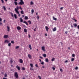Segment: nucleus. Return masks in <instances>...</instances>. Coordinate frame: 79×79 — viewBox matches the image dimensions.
I'll return each instance as SVG.
<instances>
[{"instance_id":"de8ad7c7","label":"nucleus","mask_w":79,"mask_h":79,"mask_svg":"<svg viewBox=\"0 0 79 79\" xmlns=\"http://www.w3.org/2000/svg\"><path fill=\"white\" fill-rule=\"evenodd\" d=\"M10 63H13V60L11 59L10 60Z\"/></svg>"},{"instance_id":"cd10ccee","label":"nucleus","mask_w":79,"mask_h":79,"mask_svg":"<svg viewBox=\"0 0 79 79\" xmlns=\"http://www.w3.org/2000/svg\"><path fill=\"white\" fill-rule=\"evenodd\" d=\"M21 14H24V11L23 10H22L21 11Z\"/></svg>"},{"instance_id":"c9c22d12","label":"nucleus","mask_w":79,"mask_h":79,"mask_svg":"<svg viewBox=\"0 0 79 79\" xmlns=\"http://www.w3.org/2000/svg\"><path fill=\"white\" fill-rule=\"evenodd\" d=\"M8 46H9V47H10L11 46V43H9L8 44Z\"/></svg>"},{"instance_id":"4be33fe9","label":"nucleus","mask_w":79,"mask_h":79,"mask_svg":"<svg viewBox=\"0 0 79 79\" xmlns=\"http://www.w3.org/2000/svg\"><path fill=\"white\" fill-rule=\"evenodd\" d=\"M45 61L46 62H48V58H46L45 59Z\"/></svg>"},{"instance_id":"ea45409f","label":"nucleus","mask_w":79,"mask_h":79,"mask_svg":"<svg viewBox=\"0 0 79 79\" xmlns=\"http://www.w3.org/2000/svg\"><path fill=\"white\" fill-rule=\"evenodd\" d=\"M73 57H74L75 56V54H72Z\"/></svg>"},{"instance_id":"9b49d317","label":"nucleus","mask_w":79,"mask_h":79,"mask_svg":"<svg viewBox=\"0 0 79 79\" xmlns=\"http://www.w3.org/2000/svg\"><path fill=\"white\" fill-rule=\"evenodd\" d=\"M16 68L18 69V70H19V71L20 70V67H19V66H18L17 65Z\"/></svg>"},{"instance_id":"338daca9","label":"nucleus","mask_w":79,"mask_h":79,"mask_svg":"<svg viewBox=\"0 0 79 79\" xmlns=\"http://www.w3.org/2000/svg\"><path fill=\"white\" fill-rule=\"evenodd\" d=\"M19 14V16H20L21 15H20V14Z\"/></svg>"},{"instance_id":"39448f33","label":"nucleus","mask_w":79,"mask_h":79,"mask_svg":"<svg viewBox=\"0 0 79 79\" xmlns=\"http://www.w3.org/2000/svg\"><path fill=\"white\" fill-rule=\"evenodd\" d=\"M8 37V35H5L4 36V39H6Z\"/></svg>"},{"instance_id":"aec40b11","label":"nucleus","mask_w":79,"mask_h":79,"mask_svg":"<svg viewBox=\"0 0 79 79\" xmlns=\"http://www.w3.org/2000/svg\"><path fill=\"white\" fill-rule=\"evenodd\" d=\"M7 31H10V27H8V26H7Z\"/></svg>"},{"instance_id":"1a4fd4ad","label":"nucleus","mask_w":79,"mask_h":79,"mask_svg":"<svg viewBox=\"0 0 79 79\" xmlns=\"http://www.w3.org/2000/svg\"><path fill=\"white\" fill-rule=\"evenodd\" d=\"M45 29H46L47 32L48 31V29H49V28L48 27H47V26L45 27Z\"/></svg>"},{"instance_id":"f3484780","label":"nucleus","mask_w":79,"mask_h":79,"mask_svg":"<svg viewBox=\"0 0 79 79\" xmlns=\"http://www.w3.org/2000/svg\"><path fill=\"white\" fill-rule=\"evenodd\" d=\"M14 16L15 19H17V15H16L14 14Z\"/></svg>"},{"instance_id":"20e7f679","label":"nucleus","mask_w":79,"mask_h":79,"mask_svg":"<svg viewBox=\"0 0 79 79\" xmlns=\"http://www.w3.org/2000/svg\"><path fill=\"white\" fill-rule=\"evenodd\" d=\"M42 49L43 51H44V52H45V51H46V50L45 49V47L44 46L42 47Z\"/></svg>"},{"instance_id":"4d7b16f0","label":"nucleus","mask_w":79,"mask_h":79,"mask_svg":"<svg viewBox=\"0 0 79 79\" xmlns=\"http://www.w3.org/2000/svg\"><path fill=\"white\" fill-rule=\"evenodd\" d=\"M40 58H41V59H42L43 57L42 56H40Z\"/></svg>"},{"instance_id":"2f4dec72","label":"nucleus","mask_w":79,"mask_h":79,"mask_svg":"<svg viewBox=\"0 0 79 79\" xmlns=\"http://www.w3.org/2000/svg\"><path fill=\"white\" fill-rule=\"evenodd\" d=\"M22 69L23 71L25 70V68L24 67H22Z\"/></svg>"},{"instance_id":"864d4df0","label":"nucleus","mask_w":79,"mask_h":79,"mask_svg":"<svg viewBox=\"0 0 79 79\" xmlns=\"http://www.w3.org/2000/svg\"><path fill=\"white\" fill-rule=\"evenodd\" d=\"M28 37L29 38H31V35L29 34L28 35Z\"/></svg>"},{"instance_id":"dca6fc26","label":"nucleus","mask_w":79,"mask_h":79,"mask_svg":"<svg viewBox=\"0 0 79 79\" xmlns=\"http://www.w3.org/2000/svg\"><path fill=\"white\" fill-rule=\"evenodd\" d=\"M23 23H25L27 25H28V23H27V22H26V21H23Z\"/></svg>"},{"instance_id":"a18cd8bd","label":"nucleus","mask_w":79,"mask_h":79,"mask_svg":"<svg viewBox=\"0 0 79 79\" xmlns=\"http://www.w3.org/2000/svg\"><path fill=\"white\" fill-rule=\"evenodd\" d=\"M19 8L20 9V10H23V8H21V6H19Z\"/></svg>"},{"instance_id":"f03ea898","label":"nucleus","mask_w":79,"mask_h":79,"mask_svg":"<svg viewBox=\"0 0 79 79\" xmlns=\"http://www.w3.org/2000/svg\"><path fill=\"white\" fill-rule=\"evenodd\" d=\"M20 2L18 3L19 5H23L24 4V2L23 1V0H20Z\"/></svg>"},{"instance_id":"e433bc0d","label":"nucleus","mask_w":79,"mask_h":79,"mask_svg":"<svg viewBox=\"0 0 79 79\" xmlns=\"http://www.w3.org/2000/svg\"><path fill=\"white\" fill-rule=\"evenodd\" d=\"M42 65L44 64V62H42L40 63Z\"/></svg>"},{"instance_id":"7c9ffc66","label":"nucleus","mask_w":79,"mask_h":79,"mask_svg":"<svg viewBox=\"0 0 79 79\" xmlns=\"http://www.w3.org/2000/svg\"><path fill=\"white\" fill-rule=\"evenodd\" d=\"M28 23H29V24H31V22L30 20L28 21Z\"/></svg>"},{"instance_id":"6e6d98bb","label":"nucleus","mask_w":79,"mask_h":79,"mask_svg":"<svg viewBox=\"0 0 79 79\" xmlns=\"http://www.w3.org/2000/svg\"><path fill=\"white\" fill-rule=\"evenodd\" d=\"M37 18L38 19H39V16H37Z\"/></svg>"},{"instance_id":"603ef678","label":"nucleus","mask_w":79,"mask_h":79,"mask_svg":"<svg viewBox=\"0 0 79 79\" xmlns=\"http://www.w3.org/2000/svg\"><path fill=\"white\" fill-rule=\"evenodd\" d=\"M65 33L66 34H68V31H65Z\"/></svg>"},{"instance_id":"c85d7f7f","label":"nucleus","mask_w":79,"mask_h":79,"mask_svg":"<svg viewBox=\"0 0 79 79\" xmlns=\"http://www.w3.org/2000/svg\"><path fill=\"white\" fill-rule=\"evenodd\" d=\"M24 32H27V29H24Z\"/></svg>"},{"instance_id":"7ed1b4c3","label":"nucleus","mask_w":79,"mask_h":79,"mask_svg":"<svg viewBox=\"0 0 79 79\" xmlns=\"http://www.w3.org/2000/svg\"><path fill=\"white\" fill-rule=\"evenodd\" d=\"M14 76L16 79H18V74L17 72L15 73Z\"/></svg>"},{"instance_id":"58836bf2","label":"nucleus","mask_w":79,"mask_h":79,"mask_svg":"<svg viewBox=\"0 0 79 79\" xmlns=\"http://www.w3.org/2000/svg\"><path fill=\"white\" fill-rule=\"evenodd\" d=\"M1 1H2V3H4V1H3V0H1Z\"/></svg>"},{"instance_id":"052dcab7","label":"nucleus","mask_w":79,"mask_h":79,"mask_svg":"<svg viewBox=\"0 0 79 79\" xmlns=\"http://www.w3.org/2000/svg\"><path fill=\"white\" fill-rule=\"evenodd\" d=\"M3 79H7V78H6L3 77Z\"/></svg>"},{"instance_id":"b1692460","label":"nucleus","mask_w":79,"mask_h":79,"mask_svg":"<svg viewBox=\"0 0 79 79\" xmlns=\"http://www.w3.org/2000/svg\"><path fill=\"white\" fill-rule=\"evenodd\" d=\"M14 3H15V5H18V2H14Z\"/></svg>"},{"instance_id":"f704fd0d","label":"nucleus","mask_w":79,"mask_h":79,"mask_svg":"<svg viewBox=\"0 0 79 79\" xmlns=\"http://www.w3.org/2000/svg\"><path fill=\"white\" fill-rule=\"evenodd\" d=\"M33 4H34V2H32V1H31V3H30V5H33Z\"/></svg>"},{"instance_id":"bf43d9fd","label":"nucleus","mask_w":79,"mask_h":79,"mask_svg":"<svg viewBox=\"0 0 79 79\" xmlns=\"http://www.w3.org/2000/svg\"><path fill=\"white\" fill-rule=\"evenodd\" d=\"M39 60L40 62H42V60H41L40 59H39Z\"/></svg>"},{"instance_id":"2eb2a0df","label":"nucleus","mask_w":79,"mask_h":79,"mask_svg":"<svg viewBox=\"0 0 79 79\" xmlns=\"http://www.w3.org/2000/svg\"><path fill=\"white\" fill-rule=\"evenodd\" d=\"M29 48H30V50H32V47H31V44L29 45Z\"/></svg>"},{"instance_id":"ddd939ff","label":"nucleus","mask_w":79,"mask_h":79,"mask_svg":"<svg viewBox=\"0 0 79 79\" xmlns=\"http://www.w3.org/2000/svg\"><path fill=\"white\" fill-rule=\"evenodd\" d=\"M52 18L53 20H55V21H56V20H57V19H56V18H55L54 16Z\"/></svg>"},{"instance_id":"4468645a","label":"nucleus","mask_w":79,"mask_h":79,"mask_svg":"<svg viewBox=\"0 0 79 79\" xmlns=\"http://www.w3.org/2000/svg\"><path fill=\"white\" fill-rule=\"evenodd\" d=\"M43 56L44 57V58H46V57H47V55L45 54H43Z\"/></svg>"},{"instance_id":"a19ab883","label":"nucleus","mask_w":79,"mask_h":79,"mask_svg":"<svg viewBox=\"0 0 79 79\" xmlns=\"http://www.w3.org/2000/svg\"><path fill=\"white\" fill-rule=\"evenodd\" d=\"M11 44H14V43H15L14 41H11Z\"/></svg>"},{"instance_id":"412c9836","label":"nucleus","mask_w":79,"mask_h":79,"mask_svg":"<svg viewBox=\"0 0 79 79\" xmlns=\"http://www.w3.org/2000/svg\"><path fill=\"white\" fill-rule=\"evenodd\" d=\"M10 14H11L12 17H14V15H13V14L12 12H10Z\"/></svg>"},{"instance_id":"13d9d810","label":"nucleus","mask_w":79,"mask_h":79,"mask_svg":"<svg viewBox=\"0 0 79 79\" xmlns=\"http://www.w3.org/2000/svg\"><path fill=\"white\" fill-rule=\"evenodd\" d=\"M68 61L67 60H65V63H67Z\"/></svg>"},{"instance_id":"680f3d73","label":"nucleus","mask_w":79,"mask_h":79,"mask_svg":"<svg viewBox=\"0 0 79 79\" xmlns=\"http://www.w3.org/2000/svg\"><path fill=\"white\" fill-rule=\"evenodd\" d=\"M72 19H73V21H74V20H75V19H73V18H72Z\"/></svg>"},{"instance_id":"6e6552de","label":"nucleus","mask_w":79,"mask_h":79,"mask_svg":"<svg viewBox=\"0 0 79 79\" xmlns=\"http://www.w3.org/2000/svg\"><path fill=\"white\" fill-rule=\"evenodd\" d=\"M19 62L20 63H23V60L22 59H20L19 60Z\"/></svg>"},{"instance_id":"0e129e2a","label":"nucleus","mask_w":79,"mask_h":79,"mask_svg":"<svg viewBox=\"0 0 79 79\" xmlns=\"http://www.w3.org/2000/svg\"><path fill=\"white\" fill-rule=\"evenodd\" d=\"M71 27L73 28V25H71Z\"/></svg>"},{"instance_id":"393cba45","label":"nucleus","mask_w":79,"mask_h":79,"mask_svg":"<svg viewBox=\"0 0 79 79\" xmlns=\"http://www.w3.org/2000/svg\"><path fill=\"white\" fill-rule=\"evenodd\" d=\"M55 60V58H53L52 59L51 61H53Z\"/></svg>"},{"instance_id":"5701e85b","label":"nucleus","mask_w":79,"mask_h":79,"mask_svg":"<svg viewBox=\"0 0 79 79\" xmlns=\"http://www.w3.org/2000/svg\"><path fill=\"white\" fill-rule=\"evenodd\" d=\"M3 8L4 9V11H6V7H5V6H3Z\"/></svg>"},{"instance_id":"72a5a7b5","label":"nucleus","mask_w":79,"mask_h":79,"mask_svg":"<svg viewBox=\"0 0 79 79\" xmlns=\"http://www.w3.org/2000/svg\"><path fill=\"white\" fill-rule=\"evenodd\" d=\"M34 12V9L31 10V12L32 13H33Z\"/></svg>"},{"instance_id":"423d86ee","label":"nucleus","mask_w":79,"mask_h":79,"mask_svg":"<svg viewBox=\"0 0 79 79\" xmlns=\"http://www.w3.org/2000/svg\"><path fill=\"white\" fill-rule=\"evenodd\" d=\"M9 43H10V41H8V40H5L4 42V43H7V44H8Z\"/></svg>"},{"instance_id":"a878e982","label":"nucleus","mask_w":79,"mask_h":79,"mask_svg":"<svg viewBox=\"0 0 79 79\" xmlns=\"http://www.w3.org/2000/svg\"><path fill=\"white\" fill-rule=\"evenodd\" d=\"M71 61H74V58H72L71 59Z\"/></svg>"},{"instance_id":"9d476101","label":"nucleus","mask_w":79,"mask_h":79,"mask_svg":"<svg viewBox=\"0 0 79 79\" xmlns=\"http://www.w3.org/2000/svg\"><path fill=\"white\" fill-rule=\"evenodd\" d=\"M20 21L21 23H23V19H22V18H20Z\"/></svg>"},{"instance_id":"69168bd1","label":"nucleus","mask_w":79,"mask_h":79,"mask_svg":"<svg viewBox=\"0 0 79 79\" xmlns=\"http://www.w3.org/2000/svg\"><path fill=\"white\" fill-rule=\"evenodd\" d=\"M75 21V22H77V20H76V19H75V20H74Z\"/></svg>"},{"instance_id":"bb28decb","label":"nucleus","mask_w":79,"mask_h":79,"mask_svg":"<svg viewBox=\"0 0 79 79\" xmlns=\"http://www.w3.org/2000/svg\"><path fill=\"white\" fill-rule=\"evenodd\" d=\"M30 65L31 68H33V64H30Z\"/></svg>"},{"instance_id":"4c0bfd02","label":"nucleus","mask_w":79,"mask_h":79,"mask_svg":"<svg viewBox=\"0 0 79 79\" xmlns=\"http://www.w3.org/2000/svg\"><path fill=\"white\" fill-rule=\"evenodd\" d=\"M75 69L77 70V69H78V67H76L75 68Z\"/></svg>"},{"instance_id":"a211bd4d","label":"nucleus","mask_w":79,"mask_h":79,"mask_svg":"<svg viewBox=\"0 0 79 79\" xmlns=\"http://www.w3.org/2000/svg\"><path fill=\"white\" fill-rule=\"evenodd\" d=\"M28 56L29 58H32V56L31 55L29 54H28Z\"/></svg>"},{"instance_id":"e2e57ef3","label":"nucleus","mask_w":79,"mask_h":79,"mask_svg":"<svg viewBox=\"0 0 79 79\" xmlns=\"http://www.w3.org/2000/svg\"><path fill=\"white\" fill-rule=\"evenodd\" d=\"M2 23L0 22V25H2Z\"/></svg>"},{"instance_id":"09e8293b","label":"nucleus","mask_w":79,"mask_h":79,"mask_svg":"<svg viewBox=\"0 0 79 79\" xmlns=\"http://www.w3.org/2000/svg\"><path fill=\"white\" fill-rule=\"evenodd\" d=\"M60 10H62L63 9V7H61L60 8Z\"/></svg>"},{"instance_id":"6ab92c4d","label":"nucleus","mask_w":79,"mask_h":79,"mask_svg":"<svg viewBox=\"0 0 79 79\" xmlns=\"http://www.w3.org/2000/svg\"><path fill=\"white\" fill-rule=\"evenodd\" d=\"M73 25L75 27H77V23H74L73 24Z\"/></svg>"},{"instance_id":"37998d69","label":"nucleus","mask_w":79,"mask_h":79,"mask_svg":"<svg viewBox=\"0 0 79 79\" xmlns=\"http://www.w3.org/2000/svg\"><path fill=\"white\" fill-rule=\"evenodd\" d=\"M4 77H7V75H6V74H5L4 75Z\"/></svg>"},{"instance_id":"473e14b6","label":"nucleus","mask_w":79,"mask_h":79,"mask_svg":"<svg viewBox=\"0 0 79 79\" xmlns=\"http://www.w3.org/2000/svg\"><path fill=\"white\" fill-rule=\"evenodd\" d=\"M25 19H28V17L26 16L25 18Z\"/></svg>"},{"instance_id":"79ce46f5","label":"nucleus","mask_w":79,"mask_h":79,"mask_svg":"<svg viewBox=\"0 0 79 79\" xmlns=\"http://www.w3.org/2000/svg\"><path fill=\"white\" fill-rule=\"evenodd\" d=\"M60 70L61 72H63V69H60Z\"/></svg>"},{"instance_id":"774afa93","label":"nucleus","mask_w":79,"mask_h":79,"mask_svg":"<svg viewBox=\"0 0 79 79\" xmlns=\"http://www.w3.org/2000/svg\"><path fill=\"white\" fill-rule=\"evenodd\" d=\"M5 20H4L3 21V23H5Z\"/></svg>"},{"instance_id":"8fccbe9b","label":"nucleus","mask_w":79,"mask_h":79,"mask_svg":"<svg viewBox=\"0 0 79 79\" xmlns=\"http://www.w3.org/2000/svg\"><path fill=\"white\" fill-rule=\"evenodd\" d=\"M52 69H53V70H55V68H54V67H52Z\"/></svg>"},{"instance_id":"c03bdc74","label":"nucleus","mask_w":79,"mask_h":79,"mask_svg":"<svg viewBox=\"0 0 79 79\" xmlns=\"http://www.w3.org/2000/svg\"><path fill=\"white\" fill-rule=\"evenodd\" d=\"M35 66L37 68H39V66H38L37 64H36Z\"/></svg>"},{"instance_id":"f8f14e48","label":"nucleus","mask_w":79,"mask_h":79,"mask_svg":"<svg viewBox=\"0 0 79 79\" xmlns=\"http://www.w3.org/2000/svg\"><path fill=\"white\" fill-rule=\"evenodd\" d=\"M56 31V27H55L53 29V31Z\"/></svg>"},{"instance_id":"49530a36","label":"nucleus","mask_w":79,"mask_h":79,"mask_svg":"<svg viewBox=\"0 0 79 79\" xmlns=\"http://www.w3.org/2000/svg\"><path fill=\"white\" fill-rule=\"evenodd\" d=\"M38 77H39V79H41V77H40V76H38Z\"/></svg>"},{"instance_id":"c756f323","label":"nucleus","mask_w":79,"mask_h":79,"mask_svg":"<svg viewBox=\"0 0 79 79\" xmlns=\"http://www.w3.org/2000/svg\"><path fill=\"white\" fill-rule=\"evenodd\" d=\"M19 46H18L15 47V49H18V48H19Z\"/></svg>"},{"instance_id":"0eeeda50","label":"nucleus","mask_w":79,"mask_h":79,"mask_svg":"<svg viewBox=\"0 0 79 79\" xmlns=\"http://www.w3.org/2000/svg\"><path fill=\"white\" fill-rule=\"evenodd\" d=\"M17 29L18 30H21V28L19 26H18L17 27Z\"/></svg>"},{"instance_id":"f257e3e1","label":"nucleus","mask_w":79,"mask_h":79,"mask_svg":"<svg viewBox=\"0 0 79 79\" xmlns=\"http://www.w3.org/2000/svg\"><path fill=\"white\" fill-rule=\"evenodd\" d=\"M18 10H19V6H17L16 7V8H15V11L17 13V14H19V11H18Z\"/></svg>"},{"instance_id":"3c124183","label":"nucleus","mask_w":79,"mask_h":79,"mask_svg":"<svg viewBox=\"0 0 79 79\" xmlns=\"http://www.w3.org/2000/svg\"><path fill=\"white\" fill-rule=\"evenodd\" d=\"M2 19L1 18H0V22H2Z\"/></svg>"},{"instance_id":"5fc2aeb1","label":"nucleus","mask_w":79,"mask_h":79,"mask_svg":"<svg viewBox=\"0 0 79 79\" xmlns=\"http://www.w3.org/2000/svg\"><path fill=\"white\" fill-rule=\"evenodd\" d=\"M77 28L78 29H79V25H78L77 26Z\"/></svg>"}]
</instances>
